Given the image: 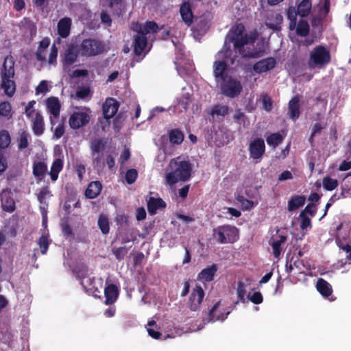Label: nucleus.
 I'll use <instances>...</instances> for the list:
<instances>
[{
  "label": "nucleus",
  "mask_w": 351,
  "mask_h": 351,
  "mask_svg": "<svg viewBox=\"0 0 351 351\" xmlns=\"http://www.w3.org/2000/svg\"><path fill=\"white\" fill-rule=\"evenodd\" d=\"M245 26L242 23L236 24L232 27L226 36V40L219 54H222L224 59H228L230 63L235 66L241 64L240 60L237 55H232L230 46L228 45L227 41L233 44L234 50L243 47V45L255 43L256 37L253 35H248L245 33Z\"/></svg>",
  "instance_id": "f257e3e1"
},
{
  "label": "nucleus",
  "mask_w": 351,
  "mask_h": 351,
  "mask_svg": "<svg viewBox=\"0 0 351 351\" xmlns=\"http://www.w3.org/2000/svg\"><path fill=\"white\" fill-rule=\"evenodd\" d=\"M169 168L170 171H167L165 180L169 185H173L179 181H187L191 176L192 165L188 160H181L180 157L171 159Z\"/></svg>",
  "instance_id": "f03ea898"
},
{
  "label": "nucleus",
  "mask_w": 351,
  "mask_h": 351,
  "mask_svg": "<svg viewBox=\"0 0 351 351\" xmlns=\"http://www.w3.org/2000/svg\"><path fill=\"white\" fill-rule=\"evenodd\" d=\"M14 62L12 56H6L2 66L1 87L5 94L12 97L16 91L14 81L11 80L14 76Z\"/></svg>",
  "instance_id": "7ed1b4c3"
},
{
  "label": "nucleus",
  "mask_w": 351,
  "mask_h": 351,
  "mask_svg": "<svg viewBox=\"0 0 351 351\" xmlns=\"http://www.w3.org/2000/svg\"><path fill=\"white\" fill-rule=\"evenodd\" d=\"M213 237L220 244L234 243L239 239V231L234 226H219L213 230Z\"/></svg>",
  "instance_id": "20e7f679"
},
{
  "label": "nucleus",
  "mask_w": 351,
  "mask_h": 351,
  "mask_svg": "<svg viewBox=\"0 0 351 351\" xmlns=\"http://www.w3.org/2000/svg\"><path fill=\"white\" fill-rule=\"evenodd\" d=\"M331 58L328 50L322 45L315 47L310 53L308 61V67L314 69L322 67L330 62Z\"/></svg>",
  "instance_id": "39448f33"
},
{
  "label": "nucleus",
  "mask_w": 351,
  "mask_h": 351,
  "mask_svg": "<svg viewBox=\"0 0 351 351\" xmlns=\"http://www.w3.org/2000/svg\"><path fill=\"white\" fill-rule=\"evenodd\" d=\"M104 49L105 45L103 42L93 38H86L79 45L78 53L82 56H96L102 53Z\"/></svg>",
  "instance_id": "423d86ee"
},
{
  "label": "nucleus",
  "mask_w": 351,
  "mask_h": 351,
  "mask_svg": "<svg viewBox=\"0 0 351 351\" xmlns=\"http://www.w3.org/2000/svg\"><path fill=\"white\" fill-rule=\"evenodd\" d=\"M221 93L228 97L234 98L237 97L242 91V85L238 80L229 76L227 79L220 82Z\"/></svg>",
  "instance_id": "0eeeda50"
},
{
  "label": "nucleus",
  "mask_w": 351,
  "mask_h": 351,
  "mask_svg": "<svg viewBox=\"0 0 351 351\" xmlns=\"http://www.w3.org/2000/svg\"><path fill=\"white\" fill-rule=\"evenodd\" d=\"M106 145V141L104 138L92 139L90 144V149L93 157V163L97 167L105 166L104 161L102 160L101 152L104 150Z\"/></svg>",
  "instance_id": "6e6552de"
},
{
  "label": "nucleus",
  "mask_w": 351,
  "mask_h": 351,
  "mask_svg": "<svg viewBox=\"0 0 351 351\" xmlns=\"http://www.w3.org/2000/svg\"><path fill=\"white\" fill-rule=\"evenodd\" d=\"M234 51L239 53L241 58L245 59L258 58L264 54V49L255 47L254 43L243 45V47L234 49Z\"/></svg>",
  "instance_id": "1a4fd4ad"
},
{
  "label": "nucleus",
  "mask_w": 351,
  "mask_h": 351,
  "mask_svg": "<svg viewBox=\"0 0 351 351\" xmlns=\"http://www.w3.org/2000/svg\"><path fill=\"white\" fill-rule=\"evenodd\" d=\"M90 116L86 112L75 111L70 116L69 124L71 128L77 130L89 123Z\"/></svg>",
  "instance_id": "9d476101"
},
{
  "label": "nucleus",
  "mask_w": 351,
  "mask_h": 351,
  "mask_svg": "<svg viewBox=\"0 0 351 351\" xmlns=\"http://www.w3.org/2000/svg\"><path fill=\"white\" fill-rule=\"evenodd\" d=\"M204 298V291L200 285H196L191 291L189 297V308L192 311H197Z\"/></svg>",
  "instance_id": "9b49d317"
},
{
  "label": "nucleus",
  "mask_w": 351,
  "mask_h": 351,
  "mask_svg": "<svg viewBox=\"0 0 351 351\" xmlns=\"http://www.w3.org/2000/svg\"><path fill=\"white\" fill-rule=\"evenodd\" d=\"M47 108L50 115V123L51 130L56 124V119L60 117L61 104L59 99L55 97H51L47 99Z\"/></svg>",
  "instance_id": "f8f14e48"
},
{
  "label": "nucleus",
  "mask_w": 351,
  "mask_h": 351,
  "mask_svg": "<svg viewBox=\"0 0 351 351\" xmlns=\"http://www.w3.org/2000/svg\"><path fill=\"white\" fill-rule=\"evenodd\" d=\"M88 269H86L81 274L82 281L81 284L86 292L92 295L95 298H101V291L93 285L95 282V278L87 277Z\"/></svg>",
  "instance_id": "ddd939ff"
},
{
  "label": "nucleus",
  "mask_w": 351,
  "mask_h": 351,
  "mask_svg": "<svg viewBox=\"0 0 351 351\" xmlns=\"http://www.w3.org/2000/svg\"><path fill=\"white\" fill-rule=\"evenodd\" d=\"M213 75L216 82L219 83L229 77L228 74V65L226 60H216L213 62Z\"/></svg>",
  "instance_id": "4468645a"
},
{
  "label": "nucleus",
  "mask_w": 351,
  "mask_h": 351,
  "mask_svg": "<svg viewBox=\"0 0 351 351\" xmlns=\"http://www.w3.org/2000/svg\"><path fill=\"white\" fill-rule=\"evenodd\" d=\"M250 157L253 159H259L263 157L265 152V141L261 138H256L252 141L249 146Z\"/></svg>",
  "instance_id": "2eb2a0df"
},
{
  "label": "nucleus",
  "mask_w": 351,
  "mask_h": 351,
  "mask_svg": "<svg viewBox=\"0 0 351 351\" xmlns=\"http://www.w3.org/2000/svg\"><path fill=\"white\" fill-rule=\"evenodd\" d=\"M276 66V60L273 57L264 58L256 62L252 67V69L256 73H263L270 71Z\"/></svg>",
  "instance_id": "dca6fc26"
},
{
  "label": "nucleus",
  "mask_w": 351,
  "mask_h": 351,
  "mask_svg": "<svg viewBox=\"0 0 351 351\" xmlns=\"http://www.w3.org/2000/svg\"><path fill=\"white\" fill-rule=\"evenodd\" d=\"M78 51L74 47H69L64 53L61 55V61L64 71H69L71 66L74 64L77 59Z\"/></svg>",
  "instance_id": "f3484780"
},
{
  "label": "nucleus",
  "mask_w": 351,
  "mask_h": 351,
  "mask_svg": "<svg viewBox=\"0 0 351 351\" xmlns=\"http://www.w3.org/2000/svg\"><path fill=\"white\" fill-rule=\"evenodd\" d=\"M119 103L114 98H107L103 104V114L106 120L113 117L118 111Z\"/></svg>",
  "instance_id": "a211bd4d"
},
{
  "label": "nucleus",
  "mask_w": 351,
  "mask_h": 351,
  "mask_svg": "<svg viewBox=\"0 0 351 351\" xmlns=\"http://www.w3.org/2000/svg\"><path fill=\"white\" fill-rule=\"evenodd\" d=\"M288 116L290 119L295 121L300 116V98L298 96H294L288 104Z\"/></svg>",
  "instance_id": "6ab92c4d"
},
{
  "label": "nucleus",
  "mask_w": 351,
  "mask_h": 351,
  "mask_svg": "<svg viewBox=\"0 0 351 351\" xmlns=\"http://www.w3.org/2000/svg\"><path fill=\"white\" fill-rule=\"evenodd\" d=\"M219 305L220 301L216 302L210 310L207 317L208 322L213 323L217 321L223 322L227 318L228 315L230 314V311H227L226 313H219L218 308Z\"/></svg>",
  "instance_id": "aec40b11"
},
{
  "label": "nucleus",
  "mask_w": 351,
  "mask_h": 351,
  "mask_svg": "<svg viewBox=\"0 0 351 351\" xmlns=\"http://www.w3.org/2000/svg\"><path fill=\"white\" fill-rule=\"evenodd\" d=\"M71 25L72 21L69 17L60 19L57 25L58 35L62 38H67L70 34Z\"/></svg>",
  "instance_id": "412c9836"
},
{
  "label": "nucleus",
  "mask_w": 351,
  "mask_h": 351,
  "mask_svg": "<svg viewBox=\"0 0 351 351\" xmlns=\"http://www.w3.org/2000/svg\"><path fill=\"white\" fill-rule=\"evenodd\" d=\"M104 295L106 304L110 305L114 304L119 296V289L117 286L114 284L108 285L104 289Z\"/></svg>",
  "instance_id": "4be33fe9"
},
{
  "label": "nucleus",
  "mask_w": 351,
  "mask_h": 351,
  "mask_svg": "<svg viewBox=\"0 0 351 351\" xmlns=\"http://www.w3.org/2000/svg\"><path fill=\"white\" fill-rule=\"evenodd\" d=\"M217 269L218 267L216 264H213L210 266L206 267L199 273L197 279L206 282H210L214 279Z\"/></svg>",
  "instance_id": "5701e85b"
},
{
  "label": "nucleus",
  "mask_w": 351,
  "mask_h": 351,
  "mask_svg": "<svg viewBox=\"0 0 351 351\" xmlns=\"http://www.w3.org/2000/svg\"><path fill=\"white\" fill-rule=\"evenodd\" d=\"M180 12L182 21L187 26H190L193 23V19L191 3L189 2H184L180 5Z\"/></svg>",
  "instance_id": "b1692460"
},
{
  "label": "nucleus",
  "mask_w": 351,
  "mask_h": 351,
  "mask_svg": "<svg viewBox=\"0 0 351 351\" xmlns=\"http://www.w3.org/2000/svg\"><path fill=\"white\" fill-rule=\"evenodd\" d=\"M32 128L34 134L36 136H40L45 130L44 119L40 112H36L34 118L32 119Z\"/></svg>",
  "instance_id": "393cba45"
},
{
  "label": "nucleus",
  "mask_w": 351,
  "mask_h": 351,
  "mask_svg": "<svg viewBox=\"0 0 351 351\" xmlns=\"http://www.w3.org/2000/svg\"><path fill=\"white\" fill-rule=\"evenodd\" d=\"M102 189V184L99 181L90 182L85 191V196L88 199H94L99 196Z\"/></svg>",
  "instance_id": "a878e982"
},
{
  "label": "nucleus",
  "mask_w": 351,
  "mask_h": 351,
  "mask_svg": "<svg viewBox=\"0 0 351 351\" xmlns=\"http://www.w3.org/2000/svg\"><path fill=\"white\" fill-rule=\"evenodd\" d=\"M33 174L38 181L45 178L47 172V165L45 161H35L33 163Z\"/></svg>",
  "instance_id": "bb28decb"
},
{
  "label": "nucleus",
  "mask_w": 351,
  "mask_h": 351,
  "mask_svg": "<svg viewBox=\"0 0 351 351\" xmlns=\"http://www.w3.org/2000/svg\"><path fill=\"white\" fill-rule=\"evenodd\" d=\"M147 45V39L145 36L138 34L134 36V52L135 55L140 56L143 52Z\"/></svg>",
  "instance_id": "cd10ccee"
},
{
  "label": "nucleus",
  "mask_w": 351,
  "mask_h": 351,
  "mask_svg": "<svg viewBox=\"0 0 351 351\" xmlns=\"http://www.w3.org/2000/svg\"><path fill=\"white\" fill-rule=\"evenodd\" d=\"M50 38L45 37L40 41L38 47L35 53L36 60L39 62H46L45 52L50 45Z\"/></svg>",
  "instance_id": "c85d7f7f"
},
{
  "label": "nucleus",
  "mask_w": 351,
  "mask_h": 351,
  "mask_svg": "<svg viewBox=\"0 0 351 351\" xmlns=\"http://www.w3.org/2000/svg\"><path fill=\"white\" fill-rule=\"evenodd\" d=\"M165 207L166 204L161 198L151 197L147 201V210L150 215H155L158 209Z\"/></svg>",
  "instance_id": "c756f323"
},
{
  "label": "nucleus",
  "mask_w": 351,
  "mask_h": 351,
  "mask_svg": "<svg viewBox=\"0 0 351 351\" xmlns=\"http://www.w3.org/2000/svg\"><path fill=\"white\" fill-rule=\"evenodd\" d=\"M316 288L319 293L325 298L329 297L332 293V286L323 278L317 280Z\"/></svg>",
  "instance_id": "7c9ffc66"
},
{
  "label": "nucleus",
  "mask_w": 351,
  "mask_h": 351,
  "mask_svg": "<svg viewBox=\"0 0 351 351\" xmlns=\"http://www.w3.org/2000/svg\"><path fill=\"white\" fill-rule=\"evenodd\" d=\"M63 169V161L60 158H56L53 160L49 174L50 175L51 179L53 182L58 180L60 172Z\"/></svg>",
  "instance_id": "2f4dec72"
},
{
  "label": "nucleus",
  "mask_w": 351,
  "mask_h": 351,
  "mask_svg": "<svg viewBox=\"0 0 351 351\" xmlns=\"http://www.w3.org/2000/svg\"><path fill=\"white\" fill-rule=\"evenodd\" d=\"M287 241V237L279 235L276 239H273L270 244L273 249V254L276 258H278L281 254V245Z\"/></svg>",
  "instance_id": "473e14b6"
},
{
  "label": "nucleus",
  "mask_w": 351,
  "mask_h": 351,
  "mask_svg": "<svg viewBox=\"0 0 351 351\" xmlns=\"http://www.w3.org/2000/svg\"><path fill=\"white\" fill-rule=\"evenodd\" d=\"M306 198L304 195H294L288 202V210L293 211L305 204Z\"/></svg>",
  "instance_id": "72a5a7b5"
},
{
  "label": "nucleus",
  "mask_w": 351,
  "mask_h": 351,
  "mask_svg": "<svg viewBox=\"0 0 351 351\" xmlns=\"http://www.w3.org/2000/svg\"><path fill=\"white\" fill-rule=\"evenodd\" d=\"M158 29L157 23L154 21L145 22L143 27L139 26L138 29H135L138 34H142L144 36L149 33H156Z\"/></svg>",
  "instance_id": "f704fd0d"
},
{
  "label": "nucleus",
  "mask_w": 351,
  "mask_h": 351,
  "mask_svg": "<svg viewBox=\"0 0 351 351\" xmlns=\"http://www.w3.org/2000/svg\"><path fill=\"white\" fill-rule=\"evenodd\" d=\"M312 0H302L298 5V14L302 17L307 16L311 12Z\"/></svg>",
  "instance_id": "c9c22d12"
},
{
  "label": "nucleus",
  "mask_w": 351,
  "mask_h": 351,
  "mask_svg": "<svg viewBox=\"0 0 351 351\" xmlns=\"http://www.w3.org/2000/svg\"><path fill=\"white\" fill-rule=\"evenodd\" d=\"M169 141L172 144L180 145L184 141V134L179 129H173L169 132Z\"/></svg>",
  "instance_id": "e433bc0d"
},
{
  "label": "nucleus",
  "mask_w": 351,
  "mask_h": 351,
  "mask_svg": "<svg viewBox=\"0 0 351 351\" xmlns=\"http://www.w3.org/2000/svg\"><path fill=\"white\" fill-rule=\"evenodd\" d=\"M97 226L103 234H108L110 231L109 219L107 216L101 214L97 220Z\"/></svg>",
  "instance_id": "4c0bfd02"
},
{
  "label": "nucleus",
  "mask_w": 351,
  "mask_h": 351,
  "mask_svg": "<svg viewBox=\"0 0 351 351\" xmlns=\"http://www.w3.org/2000/svg\"><path fill=\"white\" fill-rule=\"evenodd\" d=\"M0 116L10 119L12 118V108L9 101H2L0 103Z\"/></svg>",
  "instance_id": "58836bf2"
},
{
  "label": "nucleus",
  "mask_w": 351,
  "mask_h": 351,
  "mask_svg": "<svg viewBox=\"0 0 351 351\" xmlns=\"http://www.w3.org/2000/svg\"><path fill=\"white\" fill-rule=\"evenodd\" d=\"M11 143V136L6 130H0V149H5L8 148Z\"/></svg>",
  "instance_id": "ea45409f"
},
{
  "label": "nucleus",
  "mask_w": 351,
  "mask_h": 351,
  "mask_svg": "<svg viewBox=\"0 0 351 351\" xmlns=\"http://www.w3.org/2000/svg\"><path fill=\"white\" fill-rule=\"evenodd\" d=\"M2 208L8 213H12L15 210V202L12 197L3 196L2 197Z\"/></svg>",
  "instance_id": "a19ab883"
},
{
  "label": "nucleus",
  "mask_w": 351,
  "mask_h": 351,
  "mask_svg": "<svg viewBox=\"0 0 351 351\" xmlns=\"http://www.w3.org/2000/svg\"><path fill=\"white\" fill-rule=\"evenodd\" d=\"M284 139V136L279 132H276L269 135L267 138V143L269 145L276 147L280 144Z\"/></svg>",
  "instance_id": "79ce46f5"
},
{
  "label": "nucleus",
  "mask_w": 351,
  "mask_h": 351,
  "mask_svg": "<svg viewBox=\"0 0 351 351\" xmlns=\"http://www.w3.org/2000/svg\"><path fill=\"white\" fill-rule=\"evenodd\" d=\"M229 107L226 105H215L211 110L210 114L214 116L225 117L228 114Z\"/></svg>",
  "instance_id": "37998d69"
},
{
  "label": "nucleus",
  "mask_w": 351,
  "mask_h": 351,
  "mask_svg": "<svg viewBox=\"0 0 351 351\" xmlns=\"http://www.w3.org/2000/svg\"><path fill=\"white\" fill-rule=\"evenodd\" d=\"M296 33L300 36H306L309 33L308 23L304 20H300L296 27Z\"/></svg>",
  "instance_id": "c03bdc74"
},
{
  "label": "nucleus",
  "mask_w": 351,
  "mask_h": 351,
  "mask_svg": "<svg viewBox=\"0 0 351 351\" xmlns=\"http://www.w3.org/2000/svg\"><path fill=\"white\" fill-rule=\"evenodd\" d=\"M322 182L324 188L327 191H332L338 186L337 180L328 176L323 178Z\"/></svg>",
  "instance_id": "a18cd8bd"
},
{
  "label": "nucleus",
  "mask_w": 351,
  "mask_h": 351,
  "mask_svg": "<svg viewBox=\"0 0 351 351\" xmlns=\"http://www.w3.org/2000/svg\"><path fill=\"white\" fill-rule=\"evenodd\" d=\"M237 200L241 204L243 210H250L254 206L253 201L247 199L242 195H238Z\"/></svg>",
  "instance_id": "49530a36"
},
{
  "label": "nucleus",
  "mask_w": 351,
  "mask_h": 351,
  "mask_svg": "<svg viewBox=\"0 0 351 351\" xmlns=\"http://www.w3.org/2000/svg\"><path fill=\"white\" fill-rule=\"evenodd\" d=\"M29 138V134L26 132L23 131L20 134V137L19 139L18 148L19 149H24L28 147L29 142L28 139Z\"/></svg>",
  "instance_id": "de8ad7c7"
},
{
  "label": "nucleus",
  "mask_w": 351,
  "mask_h": 351,
  "mask_svg": "<svg viewBox=\"0 0 351 351\" xmlns=\"http://www.w3.org/2000/svg\"><path fill=\"white\" fill-rule=\"evenodd\" d=\"M237 292L238 301L235 304H238L239 302L244 303L245 302V295L246 293V289L244 284L241 281L238 282Z\"/></svg>",
  "instance_id": "09e8293b"
},
{
  "label": "nucleus",
  "mask_w": 351,
  "mask_h": 351,
  "mask_svg": "<svg viewBox=\"0 0 351 351\" xmlns=\"http://www.w3.org/2000/svg\"><path fill=\"white\" fill-rule=\"evenodd\" d=\"M138 178V171L135 169H128L125 176V179L128 184H132Z\"/></svg>",
  "instance_id": "8fccbe9b"
},
{
  "label": "nucleus",
  "mask_w": 351,
  "mask_h": 351,
  "mask_svg": "<svg viewBox=\"0 0 351 351\" xmlns=\"http://www.w3.org/2000/svg\"><path fill=\"white\" fill-rule=\"evenodd\" d=\"M127 253L128 249L125 246L112 249V254L114 255L116 259L118 261L123 260L125 255L127 254Z\"/></svg>",
  "instance_id": "3c124183"
},
{
  "label": "nucleus",
  "mask_w": 351,
  "mask_h": 351,
  "mask_svg": "<svg viewBox=\"0 0 351 351\" xmlns=\"http://www.w3.org/2000/svg\"><path fill=\"white\" fill-rule=\"evenodd\" d=\"M38 245L40 249V252L43 254H45L49 248L48 238L45 235H41L38 240Z\"/></svg>",
  "instance_id": "603ef678"
},
{
  "label": "nucleus",
  "mask_w": 351,
  "mask_h": 351,
  "mask_svg": "<svg viewBox=\"0 0 351 351\" xmlns=\"http://www.w3.org/2000/svg\"><path fill=\"white\" fill-rule=\"evenodd\" d=\"M300 217L301 218L300 228L302 230H305L307 229L308 228H311V219L306 215V214L304 213V212H301L300 214Z\"/></svg>",
  "instance_id": "864d4df0"
},
{
  "label": "nucleus",
  "mask_w": 351,
  "mask_h": 351,
  "mask_svg": "<svg viewBox=\"0 0 351 351\" xmlns=\"http://www.w3.org/2000/svg\"><path fill=\"white\" fill-rule=\"evenodd\" d=\"M65 132L64 121H62L53 131V136L56 138H61Z\"/></svg>",
  "instance_id": "5fc2aeb1"
},
{
  "label": "nucleus",
  "mask_w": 351,
  "mask_h": 351,
  "mask_svg": "<svg viewBox=\"0 0 351 351\" xmlns=\"http://www.w3.org/2000/svg\"><path fill=\"white\" fill-rule=\"evenodd\" d=\"M58 48L53 44L51 47L48 62L50 64L56 65L57 64Z\"/></svg>",
  "instance_id": "6e6d98bb"
},
{
  "label": "nucleus",
  "mask_w": 351,
  "mask_h": 351,
  "mask_svg": "<svg viewBox=\"0 0 351 351\" xmlns=\"http://www.w3.org/2000/svg\"><path fill=\"white\" fill-rule=\"evenodd\" d=\"M249 300L255 304H261L263 301V298L261 292H254L252 295L249 293L247 295Z\"/></svg>",
  "instance_id": "4d7b16f0"
},
{
  "label": "nucleus",
  "mask_w": 351,
  "mask_h": 351,
  "mask_svg": "<svg viewBox=\"0 0 351 351\" xmlns=\"http://www.w3.org/2000/svg\"><path fill=\"white\" fill-rule=\"evenodd\" d=\"M233 118L234 121L239 124L242 123H245L247 119L245 114L243 112H241L240 109H237L235 110V113L234 114Z\"/></svg>",
  "instance_id": "13d9d810"
},
{
  "label": "nucleus",
  "mask_w": 351,
  "mask_h": 351,
  "mask_svg": "<svg viewBox=\"0 0 351 351\" xmlns=\"http://www.w3.org/2000/svg\"><path fill=\"white\" fill-rule=\"evenodd\" d=\"M276 24H270L269 25V27L274 30H280V25L283 21V17L280 14H276L274 16Z\"/></svg>",
  "instance_id": "bf43d9fd"
},
{
  "label": "nucleus",
  "mask_w": 351,
  "mask_h": 351,
  "mask_svg": "<svg viewBox=\"0 0 351 351\" xmlns=\"http://www.w3.org/2000/svg\"><path fill=\"white\" fill-rule=\"evenodd\" d=\"M297 15H298V10H296L294 7L290 6L287 9V19L290 21H293V23H294V21H296V20H297Z\"/></svg>",
  "instance_id": "052dcab7"
},
{
  "label": "nucleus",
  "mask_w": 351,
  "mask_h": 351,
  "mask_svg": "<svg viewBox=\"0 0 351 351\" xmlns=\"http://www.w3.org/2000/svg\"><path fill=\"white\" fill-rule=\"evenodd\" d=\"M90 90L88 87L80 88L76 91V97L80 99H85L90 94Z\"/></svg>",
  "instance_id": "680f3d73"
},
{
  "label": "nucleus",
  "mask_w": 351,
  "mask_h": 351,
  "mask_svg": "<svg viewBox=\"0 0 351 351\" xmlns=\"http://www.w3.org/2000/svg\"><path fill=\"white\" fill-rule=\"evenodd\" d=\"M49 91L48 85L46 81L43 80L36 88V94L45 93Z\"/></svg>",
  "instance_id": "e2e57ef3"
},
{
  "label": "nucleus",
  "mask_w": 351,
  "mask_h": 351,
  "mask_svg": "<svg viewBox=\"0 0 351 351\" xmlns=\"http://www.w3.org/2000/svg\"><path fill=\"white\" fill-rule=\"evenodd\" d=\"M49 193H50V191L48 189V186L43 187L40 190V191L38 194V196H37L38 200L39 201V202L41 204H43L45 202V199L47 195L49 194Z\"/></svg>",
  "instance_id": "0e129e2a"
},
{
  "label": "nucleus",
  "mask_w": 351,
  "mask_h": 351,
  "mask_svg": "<svg viewBox=\"0 0 351 351\" xmlns=\"http://www.w3.org/2000/svg\"><path fill=\"white\" fill-rule=\"evenodd\" d=\"M302 212H304L305 214L308 213L311 217H313L317 212L316 206L313 203H310L306 205Z\"/></svg>",
  "instance_id": "69168bd1"
},
{
  "label": "nucleus",
  "mask_w": 351,
  "mask_h": 351,
  "mask_svg": "<svg viewBox=\"0 0 351 351\" xmlns=\"http://www.w3.org/2000/svg\"><path fill=\"white\" fill-rule=\"evenodd\" d=\"M263 104L264 109L267 111L270 112L273 108V102L271 99V98L268 96H265L263 99Z\"/></svg>",
  "instance_id": "338daca9"
},
{
  "label": "nucleus",
  "mask_w": 351,
  "mask_h": 351,
  "mask_svg": "<svg viewBox=\"0 0 351 351\" xmlns=\"http://www.w3.org/2000/svg\"><path fill=\"white\" fill-rule=\"evenodd\" d=\"M130 158V152L129 149H125L123 152L121 154L119 158V162L121 165L124 164L127 160H128Z\"/></svg>",
  "instance_id": "774afa93"
}]
</instances>
